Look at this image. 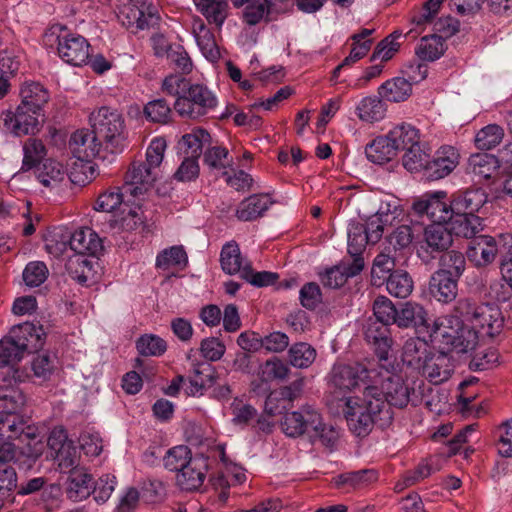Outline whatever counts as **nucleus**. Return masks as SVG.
<instances>
[{
	"label": "nucleus",
	"mask_w": 512,
	"mask_h": 512,
	"mask_svg": "<svg viewBox=\"0 0 512 512\" xmlns=\"http://www.w3.org/2000/svg\"><path fill=\"white\" fill-rule=\"evenodd\" d=\"M328 383L335 394L346 399L348 393L361 390L365 396L366 388L373 385L376 389L386 388L388 399L395 407H405L409 402L408 388L402 377L395 372L394 365L378 363L376 366L366 368L359 363H337L329 373Z\"/></svg>",
	"instance_id": "f257e3e1"
},
{
	"label": "nucleus",
	"mask_w": 512,
	"mask_h": 512,
	"mask_svg": "<svg viewBox=\"0 0 512 512\" xmlns=\"http://www.w3.org/2000/svg\"><path fill=\"white\" fill-rule=\"evenodd\" d=\"M386 394V388H366L362 403L348 397L344 414L350 430L357 436H366L374 424L380 427L389 425L393 419L391 406H395Z\"/></svg>",
	"instance_id": "f03ea898"
},
{
	"label": "nucleus",
	"mask_w": 512,
	"mask_h": 512,
	"mask_svg": "<svg viewBox=\"0 0 512 512\" xmlns=\"http://www.w3.org/2000/svg\"><path fill=\"white\" fill-rule=\"evenodd\" d=\"M94 133L104 151L121 153L127 146V130L123 116L115 109L101 107L91 113Z\"/></svg>",
	"instance_id": "7ed1b4c3"
},
{
	"label": "nucleus",
	"mask_w": 512,
	"mask_h": 512,
	"mask_svg": "<svg viewBox=\"0 0 512 512\" xmlns=\"http://www.w3.org/2000/svg\"><path fill=\"white\" fill-rule=\"evenodd\" d=\"M45 46L57 45L59 57L67 64L82 66L90 58V44L81 35L69 32L65 27L54 25L43 35Z\"/></svg>",
	"instance_id": "20e7f679"
},
{
	"label": "nucleus",
	"mask_w": 512,
	"mask_h": 512,
	"mask_svg": "<svg viewBox=\"0 0 512 512\" xmlns=\"http://www.w3.org/2000/svg\"><path fill=\"white\" fill-rule=\"evenodd\" d=\"M454 311L455 317H464L475 331L482 330L490 337L499 334L504 325L502 312L494 304L475 305L468 299H463L456 302Z\"/></svg>",
	"instance_id": "39448f33"
},
{
	"label": "nucleus",
	"mask_w": 512,
	"mask_h": 512,
	"mask_svg": "<svg viewBox=\"0 0 512 512\" xmlns=\"http://www.w3.org/2000/svg\"><path fill=\"white\" fill-rule=\"evenodd\" d=\"M36 432L37 428L27 424L18 413L0 412V441H29L28 451L25 453L31 461H35L42 454V443L35 441Z\"/></svg>",
	"instance_id": "423d86ee"
},
{
	"label": "nucleus",
	"mask_w": 512,
	"mask_h": 512,
	"mask_svg": "<svg viewBox=\"0 0 512 512\" xmlns=\"http://www.w3.org/2000/svg\"><path fill=\"white\" fill-rule=\"evenodd\" d=\"M218 99L207 86L192 83L184 96L176 98L175 111L181 116L192 120L200 119L214 112Z\"/></svg>",
	"instance_id": "0eeeda50"
},
{
	"label": "nucleus",
	"mask_w": 512,
	"mask_h": 512,
	"mask_svg": "<svg viewBox=\"0 0 512 512\" xmlns=\"http://www.w3.org/2000/svg\"><path fill=\"white\" fill-rule=\"evenodd\" d=\"M396 324L400 328L415 327L418 332L426 331L432 343H440V337L445 339L448 332L440 319H436L432 325L428 323L427 312L423 306L406 302L397 314Z\"/></svg>",
	"instance_id": "6e6552de"
},
{
	"label": "nucleus",
	"mask_w": 512,
	"mask_h": 512,
	"mask_svg": "<svg viewBox=\"0 0 512 512\" xmlns=\"http://www.w3.org/2000/svg\"><path fill=\"white\" fill-rule=\"evenodd\" d=\"M25 354L23 344H19L11 334L0 340V379L3 382L23 383L30 379V373L16 367Z\"/></svg>",
	"instance_id": "1a4fd4ad"
},
{
	"label": "nucleus",
	"mask_w": 512,
	"mask_h": 512,
	"mask_svg": "<svg viewBox=\"0 0 512 512\" xmlns=\"http://www.w3.org/2000/svg\"><path fill=\"white\" fill-rule=\"evenodd\" d=\"M450 360L467 361L478 344V332L464 319L450 315Z\"/></svg>",
	"instance_id": "9d476101"
},
{
	"label": "nucleus",
	"mask_w": 512,
	"mask_h": 512,
	"mask_svg": "<svg viewBox=\"0 0 512 512\" xmlns=\"http://www.w3.org/2000/svg\"><path fill=\"white\" fill-rule=\"evenodd\" d=\"M433 33L421 38L415 53L423 61H435L446 50L445 42L448 38V16L439 17L434 22Z\"/></svg>",
	"instance_id": "9b49d317"
},
{
	"label": "nucleus",
	"mask_w": 512,
	"mask_h": 512,
	"mask_svg": "<svg viewBox=\"0 0 512 512\" xmlns=\"http://www.w3.org/2000/svg\"><path fill=\"white\" fill-rule=\"evenodd\" d=\"M41 112L32 111L19 104L15 111L4 113V126L15 136L34 134L39 130Z\"/></svg>",
	"instance_id": "f8f14e48"
},
{
	"label": "nucleus",
	"mask_w": 512,
	"mask_h": 512,
	"mask_svg": "<svg viewBox=\"0 0 512 512\" xmlns=\"http://www.w3.org/2000/svg\"><path fill=\"white\" fill-rule=\"evenodd\" d=\"M319 425V413L311 406H304L298 411L285 414L281 427L290 437H298L309 433L312 427Z\"/></svg>",
	"instance_id": "ddd939ff"
},
{
	"label": "nucleus",
	"mask_w": 512,
	"mask_h": 512,
	"mask_svg": "<svg viewBox=\"0 0 512 512\" xmlns=\"http://www.w3.org/2000/svg\"><path fill=\"white\" fill-rule=\"evenodd\" d=\"M69 148L72 154L81 161H89L93 158L105 159L102 144L94 133V129L89 131L81 129L75 131L69 140Z\"/></svg>",
	"instance_id": "4468645a"
},
{
	"label": "nucleus",
	"mask_w": 512,
	"mask_h": 512,
	"mask_svg": "<svg viewBox=\"0 0 512 512\" xmlns=\"http://www.w3.org/2000/svg\"><path fill=\"white\" fill-rule=\"evenodd\" d=\"M446 191L428 192L413 203V210L418 215L426 214L431 223L448 221V204Z\"/></svg>",
	"instance_id": "2eb2a0df"
},
{
	"label": "nucleus",
	"mask_w": 512,
	"mask_h": 512,
	"mask_svg": "<svg viewBox=\"0 0 512 512\" xmlns=\"http://www.w3.org/2000/svg\"><path fill=\"white\" fill-rule=\"evenodd\" d=\"M498 254V241L492 236L479 234L467 242L466 256L477 267L491 264Z\"/></svg>",
	"instance_id": "dca6fc26"
},
{
	"label": "nucleus",
	"mask_w": 512,
	"mask_h": 512,
	"mask_svg": "<svg viewBox=\"0 0 512 512\" xmlns=\"http://www.w3.org/2000/svg\"><path fill=\"white\" fill-rule=\"evenodd\" d=\"M158 176V172L145 162H133L129 167L123 188L131 196H138L151 186Z\"/></svg>",
	"instance_id": "f3484780"
},
{
	"label": "nucleus",
	"mask_w": 512,
	"mask_h": 512,
	"mask_svg": "<svg viewBox=\"0 0 512 512\" xmlns=\"http://www.w3.org/2000/svg\"><path fill=\"white\" fill-rule=\"evenodd\" d=\"M364 268V260L362 257H356L351 263L342 262L338 265L325 269L319 273L321 283L325 287L339 288L346 281L359 274Z\"/></svg>",
	"instance_id": "a211bd4d"
},
{
	"label": "nucleus",
	"mask_w": 512,
	"mask_h": 512,
	"mask_svg": "<svg viewBox=\"0 0 512 512\" xmlns=\"http://www.w3.org/2000/svg\"><path fill=\"white\" fill-rule=\"evenodd\" d=\"M192 34L203 56L210 62H217L221 57L220 49L214 33L200 16L192 18Z\"/></svg>",
	"instance_id": "6ab92c4d"
},
{
	"label": "nucleus",
	"mask_w": 512,
	"mask_h": 512,
	"mask_svg": "<svg viewBox=\"0 0 512 512\" xmlns=\"http://www.w3.org/2000/svg\"><path fill=\"white\" fill-rule=\"evenodd\" d=\"M390 325L369 319L365 327V339L374 347L379 361H387L388 353L392 345L390 337Z\"/></svg>",
	"instance_id": "aec40b11"
},
{
	"label": "nucleus",
	"mask_w": 512,
	"mask_h": 512,
	"mask_svg": "<svg viewBox=\"0 0 512 512\" xmlns=\"http://www.w3.org/2000/svg\"><path fill=\"white\" fill-rule=\"evenodd\" d=\"M208 463L204 457H195L176 475L177 485L185 491L198 490L204 483Z\"/></svg>",
	"instance_id": "412c9836"
},
{
	"label": "nucleus",
	"mask_w": 512,
	"mask_h": 512,
	"mask_svg": "<svg viewBox=\"0 0 512 512\" xmlns=\"http://www.w3.org/2000/svg\"><path fill=\"white\" fill-rule=\"evenodd\" d=\"M10 334L19 344H23V349L26 353L41 349L46 342V333L43 326L31 322L14 326Z\"/></svg>",
	"instance_id": "4be33fe9"
},
{
	"label": "nucleus",
	"mask_w": 512,
	"mask_h": 512,
	"mask_svg": "<svg viewBox=\"0 0 512 512\" xmlns=\"http://www.w3.org/2000/svg\"><path fill=\"white\" fill-rule=\"evenodd\" d=\"M482 218L474 213L455 214L450 216V237H463L470 241L484 230Z\"/></svg>",
	"instance_id": "5701e85b"
},
{
	"label": "nucleus",
	"mask_w": 512,
	"mask_h": 512,
	"mask_svg": "<svg viewBox=\"0 0 512 512\" xmlns=\"http://www.w3.org/2000/svg\"><path fill=\"white\" fill-rule=\"evenodd\" d=\"M445 463L446 457L444 455H434L422 460L414 470L407 471L403 475L402 482L397 483L396 488L401 490L418 483L432 473L440 470Z\"/></svg>",
	"instance_id": "b1692460"
},
{
	"label": "nucleus",
	"mask_w": 512,
	"mask_h": 512,
	"mask_svg": "<svg viewBox=\"0 0 512 512\" xmlns=\"http://www.w3.org/2000/svg\"><path fill=\"white\" fill-rule=\"evenodd\" d=\"M196 10L210 25L221 30L229 16L228 0H193Z\"/></svg>",
	"instance_id": "393cba45"
},
{
	"label": "nucleus",
	"mask_w": 512,
	"mask_h": 512,
	"mask_svg": "<svg viewBox=\"0 0 512 512\" xmlns=\"http://www.w3.org/2000/svg\"><path fill=\"white\" fill-rule=\"evenodd\" d=\"M337 488L346 492L361 490L378 480V473L374 469H362L359 471L345 472L337 475L334 479Z\"/></svg>",
	"instance_id": "a878e982"
},
{
	"label": "nucleus",
	"mask_w": 512,
	"mask_h": 512,
	"mask_svg": "<svg viewBox=\"0 0 512 512\" xmlns=\"http://www.w3.org/2000/svg\"><path fill=\"white\" fill-rule=\"evenodd\" d=\"M486 201L485 193L480 189H466L453 194L450 200V212L453 214L474 213Z\"/></svg>",
	"instance_id": "bb28decb"
},
{
	"label": "nucleus",
	"mask_w": 512,
	"mask_h": 512,
	"mask_svg": "<svg viewBox=\"0 0 512 512\" xmlns=\"http://www.w3.org/2000/svg\"><path fill=\"white\" fill-rule=\"evenodd\" d=\"M431 352L426 339L413 337L406 340L403 346L402 360L408 366L420 370L428 360Z\"/></svg>",
	"instance_id": "cd10ccee"
},
{
	"label": "nucleus",
	"mask_w": 512,
	"mask_h": 512,
	"mask_svg": "<svg viewBox=\"0 0 512 512\" xmlns=\"http://www.w3.org/2000/svg\"><path fill=\"white\" fill-rule=\"evenodd\" d=\"M69 245L75 254L97 255L102 251V241L90 228L76 230L70 237Z\"/></svg>",
	"instance_id": "c85d7f7f"
},
{
	"label": "nucleus",
	"mask_w": 512,
	"mask_h": 512,
	"mask_svg": "<svg viewBox=\"0 0 512 512\" xmlns=\"http://www.w3.org/2000/svg\"><path fill=\"white\" fill-rule=\"evenodd\" d=\"M272 203L268 194L251 195L239 203L236 217L241 221H253L261 217Z\"/></svg>",
	"instance_id": "c756f323"
},
{
	"label": "nucleus",
	"mask_w": 512,
	"mask_h": 512,
	"mask_svg": "<svg viewBox=\"0 0 512 512\" xmlns=\"http://www.w3.org/2000/svg\"><path fill=\"white\" fill-rule=\"evenodd\" d=\"M20 97V104L23 107H28L32 111L42 112L43 107L50 99V93L41 83L27 81L20 88Z\"/></svg>",
	"instance_id": "7c9ffc66"
},
{
	"label": "nucleus",
	"mask_w": 512,
	"mask_h": 512,
	"mask_svg": "<svg viewBox=\"0 0 512 512\" xmlns=\"http://www.w3.org/2000/svg\"><path fill=\"white\" fill-rule=\"evenodd\" d=\"M365 153L370 162L378 165L391 161L398 154L388 134L376 137L366 146Z\"/></svg>",
	"instance_id": "2f4dec72"
},
{
	"label": "nucleus",
	"mask_w": 512,
	"mask_h": 512,
	"mask_svg": "<svg viewBox=\"0 0 512 512\" xmlns=\"http://www.w3.org/2000/svg\"><path fill=\"white\" fill-rule=\"evenodd\" d=\"M214 368L208 363H192V375L189 378L187 394L202 395L203 390L214 384Z\"/></svg>",
	"instance_id": "473e14b6"
},
{
	"label": "nucleus",
	"mask_w": 512,
	"mask_h": 512,
	"mask_svg": "<svg viewBox=\"0 0 512 512\" xmlns=\"http://www.w3.org/2000/svg\"><path fill=\"white\" fill-rule=\"evenodd\" d=\"M249 263L241 254L239 245L235 241L225 243L220 252V265L224 273L229 275L242 274Z\"/></svg>",
	"instance_id": "72a5a7b5"
},
{
	"label": "nucleus",
	"mask_w": 512,
	"mask_h": 512,
	"mask_svg": "<svg viewBox=\"0 0 512 512\" xmlns=\"http://www.w3.org/2000/svg\"><path fill=\"white\" fill-rule=\"evenodd\" d=\"M425 241L430 253H442L440 262H444L448 249V221L431 223L425 229Z\"/></svg>",
	"instance_id": "f704fd0d"
},
{
	"label": "nucleus",
	"mask_w": 512,
	"mask_h": 512,
	"mask_svg": "<svg viewBox=\"0 0 512 512\" xmlns=\"http://www.w3.org/2000/svg\"><path fill=\"white\" fill-rule=\"evenodd\" d=\"M93 479L83 469H73L68 478L67 496L73 501H81L91 494Z\"/></svg>",
	"instance_id": "c9c22d12"
},
{
	"label": "nucleus",
	"mask_w": 512,
	"mask_h": 512,
	"mask_svg": "<svg viewBox=\"0 0 512 512\" xmlns=\"http://www.w3.org/2000/svg\"><path fill=\"white\" fill-rule=\"evenodd\" d=\"M133 17L130 18L128 16V20H122L123 25L128 28L135 26L138 30H144L149 28H154L158 26L160 22V15L158 8L151 4H146L145 6L131 9Z\"/></svg>",
	"instance_id": "e433bc0d"
},
{
	"label": "nucleus",
	"mask_w": 512,
	"mask_h": 512,
	"mask_svg": "<svg viewBox=\"0 0 512 512\" xmlns=\"http://www.w3.org/2000/svg\"><path fill=\"white\" fill-rule=\"evenodd\" d=\"M210 142V134L205 129L197 128L183 135L179 141V146L185 156L198 159L202 153L203 147L206 144H210Z\"/></svg>",
	"instance_id": "4c0bfd02"
},
{
	"label": "nucleus",
	"mask_w": 512,
	"mask_h": 512,
	"mask_svg": "<svg viewBox=\"0 0 512 512\" xmlns=\"http://www.w3.org/2000/svg\"><path fill=\"white\" fill-rule=\"evenodd\" d=\"M411 93V82L403 77L387 80L379 87L380 96L390 102L405 101Z\"/></svg>",
	"instance_id": "58836bf2"
},
{
	"label": "nucleus",
	"mask_w": 512,
	"mask_h": 512,
	"mask_svg": "<svg viewBox=\"0 0 512 512\" xmlns=\"http://www.w3.org/2000/svg\"><path fill=\"white\" fill-rule=\"evenodd\" d=\"M498 160L487 153H477L468 158L467 170L475 176L483 179H490L498 169Z\"/></svg>",
	"instance_id": "ea45409f"
},
{
	"label": "nucleus",
	"mask_w": 512,
	"mask_h": 512,
	"mask_svg": "<svg viewBox=\"0 0 512 512\" xmlns=\"http://www.w3.org/2000/svg\"><path fill=\"white\" fill-rule=\"evenodd\" d=\"M385 280L388 293L396 298H407L413 291V280L404 270L393 271Z\"/></svg>",
	"instance_id": "a19ab883"
},
{
	"label": "nucleus",
	"mask_w": 512,
	"mask_h": 512,
	"mask_svg": "<svg viewBox=\"0 0 512 512\" xmlns=\"http://www.w3.org/2000/svg\"><path fill=\"white\" fill-rule=\"evenodd\" d=\"M428 181H436L448 175V147L441 146L430 161H426L423 169Z\"/></svg>",
	"instance_id": "79ce46f5"
},
{
	"label": "nucleus",
	"mask_w": 512,
	"mask_h": 512,
	"mask_svg": "<svg viewBox=\"0 0 512 512\" xmlns=\"http://www.w3.org/2000/svg\"><path fill=\"white\" fill-rule=\"evenodd\" d=\"M47 149L42 140L28 138L23 144L22 170L28 171L37 167L46 157Z\"/></svg>",
	"instance_id": "37998d69"
},
{
	"label": "nucleus",
	"mask_w": 512,
	"mask_h": 512,
	"mask_svg": "<svg viewBox=\"0 0 512 512\" xmlns=\"http://www.w3.org/2000/svg\"><path fill=\"white\" fill-rule=\"evenodd\" d=\"M356 111L362 121L373 123L385 117L386 106L381 99L375 96L365 97L357 105Z\"/></svg>",
	"instance_id": "c03bdc74"
},
{
	"label": "nucleus",
	"mask_w": 512,
	"mask_h": 512,
	"mask_svg": "<svg viewBox=\"0 0 512 512\" xmlns=\"http://www.w3.org/2000/svg\"><path fill=\"white\" fill-rule=\"evenodd\" d=\"M440 264L441 267L430 278L428 293L430 300L446 304L448 302V270L444 262Z\"/></svg>",
	"instance_id": "a18cd8bd"
},
{
	"label": "nucleus",
	"mask_w": 512,
	"mask_h": 512,
	"mask_svg": "<svg viewBox=\"0 0 512 512\" xmlns=\"http://www.w3.org/2000/svg\"><path fill=\"white\" fill-rule=\"evenodd\" d=\"M397 152L406 150L409 146L416 144L420 141L419 131L410 124H401L388 133Z\"/></svg>",
	"instance_id": "49530a36"
},
{
	"label": "nucleus",
	"mask_w": 512,
	"mask_h": 512,
	"mask_svg": "<svg viewBox=\"0 0 512 512\" xmlns=\"http://www.w3.org/2000/svg\"><path fill=\"white\" fill-rule=\"evenodd\" d=\"M56 368V357L48 352L38 353L30 362V378L34 377L41 382L48 381Z\"/></svg>",
	"instance_id": "de8ad7c7"
},
{
	"label": "nucleus",
	"mask_w": 512,
	"mask_h": 512,
	"mask_svg": "<svg viewBox=\"0 0 512 512\" xmlns=\"http://www.w3.org/2000/svg\"><path fill=\"white\" fill-rule=\"evenodd\" d=\"M187 262V253L183 246L175 245L158 253L155 266L161 270H168L172 267H185Z\"/></svg>",
	"instance_id": "09e8293b"
},
{
	"label": "nucleus",
	"mask_w": 512,
	"mask_h": 512,
	"mask_svg": "<svg viewBox=\"0 0 512 512\" xmlns=\"http://www.w3.org/2000/svg\"><path fill=\"white\" fill-rule=\"evenodd\" d=\"M446 0H427L423 3L421 9L414 10L411 16V23L418 28H425L426 25L432 24L437 21L438 13L440 12L443 3Z\"/></svg>",
	"instance_id": "8fccbe9b"
},
{
	"label": "nucleus",
	"mask_w": 512,
	"mask_h": 512,
	"mask_svg": "<svg viewBox=\"0 0 512 512\" xmlns=\"http://www.w3.org/2000/svg\"><path fill=\"white\" fill-rule=\"evenodd\" d=\"M365 231L363 223L352 221L348 225V253L353 256V259L361 257L360 255L364 251L366 244L370 243Z\"/></svg>",
	"instance_id": "3c124183"
},
{
	"label": "nucleus",
	"mask_w": 512,
	"mask_h": 512,
	"mask_svg": "<svg viewBox=\"0 0 512 512\" xmlns=\"http://www.w3.org/2000/svg\"><path fill=\"white\" fill-rule=\"evenodd\" d=\"M70 277L80 284H86L92 275V261L81 254L71 256L66 263Z\"/></svg>",
	"instance_id": "603ef678"
},
{
	"label": "nucleus",
	"mask_w": 512,
	"mask_h": 512,
	"mask_svg": "<svg viewBox=\"0 0 512 512\" xmlns=\"http://www.w3.org/2000/svg\"><path fill=\"white\" fill-rule=\"evenodd\" d=\"M316 350L306 342L293 344L289 351V362L296 368H308L316 359Z\"/></svg>",
	"instance_id": "864d4df0"
},
{
	"label": "nucleus",
	"mask_w": 512,
	"mask_h": 512,
	"mask_svg": "<svg viewBox=\"0 0 512 512\" xmlns=\"http://www.w3.org/2000/svg\"><path fill=\"white\" fill-rule=\"evenodd\" d=\"M65 170L61 163L47 160L37 173L38 181L45 187H54L64 180Z\"/></svg>",
	"instance_id": "5fc2aeb1"
},
{
	"label": "nucleus",
	"mask_w": 512,
	"mask_h": 512,
	"mask_svg": "<svg viewBox=\"0 0 512 512\" xmlns=\"http://www.w3.org/2000/svg\"><path fill=\"white\" fill-rule=\"evenodd\" d=\"M26 397L24 393L15 386H0V407L1 412L18 413L24 406Z\"/></svg>",
	"instance_id": "6e6d98bb"
},
{
	"label": "nucleus",
	"mask_w": 512,
	"mask_h": 512,
	"mask_svg": "<svg viewBox=\"0 0 512 512\" xmlns=\"http://www.w3.org/2000/svg\"><path fill=\"white\" fill-rule=\"evenodd\" d=\"M504 130L497 124H489L480 129L475 136V145L480 150H490L503 139Z\"/></svg>",
	"instance_id": "4d7b16f0"
},
{
	"label": "nucleus",
	"mask_w": 512,
	"mask_h": 512,
	"mask_svg": "<svg viewBox=\"0 0 512 512\" xmlns=\"http://www.w3.org/2000/svg\"><path fill=\"white\" fill-rule=\"evenodd\" d=\"M193 459L190 449L179 445L169 449L163 461L166 469L180 473Z\"/></svg>",
	"instance_id": "13d9d810"
},
{
	"label": "nucleus",
	"mask_w": 512,
	"mask_h": 512,
	"mask_svg": "<svg viewBox=\"0 0 512 512\" xmlns=\"http://www.w3.org/2000/svg\"><path fill=\"white\" fill-rule=\"evenodd\" d=\"M203 162L211 170H223L232 166L233 159L225 147L212 146L205 150Z\"/></svg>",
	"instance_id": "bf43d9fd"
},
{
	"label": "nucleus",
	"mask_w": 512,
	"mask_h": 512,
	"mask_svg": "<svg viewBox=\"0 0 512 512\" xmlns=\"http://www.w3.org/2000/svg\"><path fill=\"white\" fill-rule=\"evenodd\" d=\"M136 348L143 356L158 357L166 352L167 343L157 335L145 334L136 341Z\"/></svg>",
	"instance_id": "052dcab7"
},
{
	"label": "nucleus",
	"mask_w": 512,
	"mask_h": 512,
	"mask_svg": "<svg viewBox=\"0 0 512 512\" xmlns=\"http://www.w3.org/2000/svg\"><path fill=\"white\" fill-rule=\"evenodd\" d=\"M129 192H125L122 187L111 188L100 194L95 209L102 212H113L124 203V197Z\"/></svg>",
	"instance_id": "680f3d73"
},
{
	"label": "nucleus",
	"mask_w": 512,
	"mask_h": 512,
	"mask_svg": "<svg viewBox=\"0 0 512 512\" xmlns=\"http://www.w3.org/2000/svg\"><path fill=\"white\" fill-rule=\"evenodd\" d=\"M373 314L375 320L386 325L396 324L397 314L394 304L385 296H378L373 303Z\"/></svg>",
	"instance_id": "e2e57ef3"
},
{
	"label": "nucleus",
	"mask_w": 512,
	"mask_h": 512,
	"mask_svg": "<svg viewBox=\"0 0 512 512\" xmlns=\"http://www.w3.org/2000/svg\"><path fill=\"white\" fill-rule=\"evenodd\" d=\"M396 266L395 259L389 254L382 252L373 261L372 280L374 285H380L393 272Z\"/></svg>",
	"instance_id": "0e129e2a"
},
{
	"label": "nucleus",
	"mask_w": 512,
	"mask_h": 512,
	"mask_svg": "<svg viewBox=\"0 0 512 512\" xmlns=\"http://www.w3.org/2000/svg\"><path fill=\"white\" fill-rule=\"evenodd\" d=\"M473 383V380H464L458 386L457 403L450 404V412H456L466 418L473 413L471 403L475 399V393L465 392V389Z\"/></svg>",
	"instance_id": "69168bd1"
},
{
	"label": "nucleus",
	"mask_w": 512,
	"mask_h": 512,
	"mask_svg": "<svg viewBox=\"0 0 512 512\" xmlns=\"http://www.w3.org/2000/svg\"><path fill=\"white\" fill-rule=\"evenodd\" d=\"M404 151L405 153L402 157L404 168L410 172L423 171L428 156L421 149L419 142L409 146V148Z\"/></svg>",
	"instance_id": "338daca9"
},
{
	"label": "nucleus",
	"mask_w": 512,
	"mask_h": 512,
	"mask_svg": "<svg viewBox=\"0 0 512 512\" xmlns=\"http://www.w3.org/2000/svg\"><path fill=\"white\" fill-rule=\"evenodd\" d=\"M445 355V352L441 351V355H439L434 361L430 357V360H428L426 364L421 367L423 373L426 374L429 380L435 384L442 383L448 379Z\"/></svg>",
	"instance_id": "774afa93"
}]
</instances>
